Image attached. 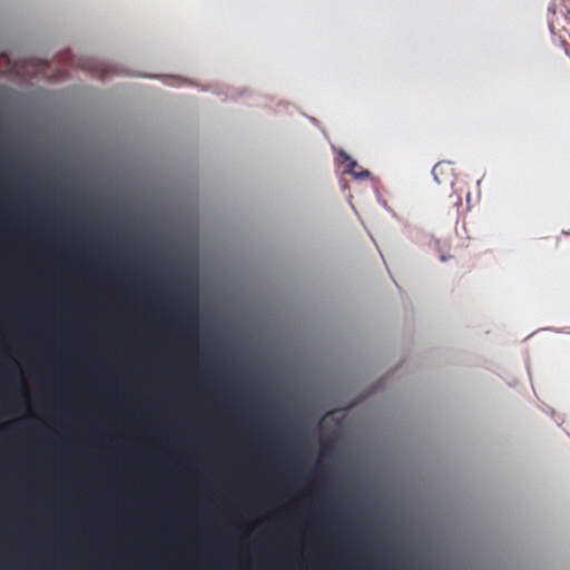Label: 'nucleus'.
<instances>
[{
    "mask_svg": "<svg viewBox=\"0 0 570 570\" xmlns=\"http://www.w3.org/2000/svg\"><path fill=\"white\" fill-rule=\"evenodd\" d=\"M432 175L436 184L453 188L455 183L454 168L451 163L439 161L432 168Z\"/></svg>",
    "mask_w": 570,
    "mask_h": 570,
    "instance_id": "obj_1",
    "label": "nucleus"
},
{
    "mask_svg": "<svg viewBox=\"0 0 570 570\" xmlns=\"http://www.w3.org/2000/svg\"><path fill=\"white\" fill-rule=\"evenodd\" d=\"M179 318L184 325V328L188 335L195 334L197 330V318L195 306L188 304H181L178 309Z\"/></svg>",
    "mask_w": 570,
    "mask_h": 570,
    "instance_id": "obj_2",
    "label": "nucleus"
},
{
    "mask_svg": "<svg viewBox=\"0 0 570 570\" xmlns=\"http://www.w3.org/2000/svg\"><path fill=\"white\" fill-rule=\"evenodd\" d=\"M355 167H357V163L355 160H351V163L348 165V171L352 175H354L355 177L363 178V177H368L370 176V171L368 170L355 171L354 170Z\"/></svg>",
    "mask_w": 570,
    "mask_h": 570,
    "instance_id": "obj_3",
    "label": "nucleus"
}]
</instances>
